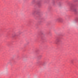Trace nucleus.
Returning <instances> with one entry per match:
<instances>
[{
  "instance_id": "obj_1",
  "label": "nucleus",
  "mask_w": 78,
  "mask_h": 78,
  "mask_svg": "<svg viewBox=\"0 0 78 78\" xmlns=\"http://www.w3.org/2000/svg\"><path fill=\"white\" fill-rule=\"evenodd\" d=\"M62 20H63L61 18H58L57 19H56V21L58 22H61L62 21Z\"/></svg>"
},
{
  "instance_id": "obj_2",
  "label": "nucleus",
  "mask_w": 78,
  "mask_h": 78,
  "mask_svg": "<svg viewBox=\"0 0 78 78\" xmlns=\"http://www.w3.org/2000/svg\"><path fill=\"white\" fill-rule=\"evenodd\" d=\"M76 9H75V10H74V11L75 12H76Z\"/></svg>"
}]
</instances>
